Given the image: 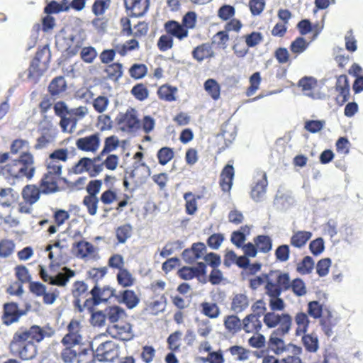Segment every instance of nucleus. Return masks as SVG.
<instances>
[{"instance_id":"16","label":"nucleus","mask_w":363,"mask_h":363,"mask_svg":"<svg viewBox=\"0 0 363 363\" xmlns=\"http://www.w3.org/2000/svg\"><path fill=\"white\" fill-rule=\"evenodd\" d=\"M46 54L48 55V57L50 56V52L48 49L45 48L36 53L35 59H33L31 62L28 69V77L33 79L34 82H37L39 77L42 76L44 72V68L42 67L40 59L43 57V55Z\"/></svg>"},{"instance_id":"11","label":"nucleus","mask_w":363,"mask_h":363,"mask_svg":"<svg viewBox=\"0 0 363 363\" xmlns=\"http://www.w3.org/2000/svg\"><path fill=\"white\" fill-rule=\"evenodd\" d=\"M76 257L84 260L94 259L97 257V249L87 241L76 242L72 245Z\"/></svg>"},{"instance_id":"9","label":"nucleus","mask_w":363,"mask_h":363,"mask_svg":"<svg viewBox=\"0 0 363 363\" xmlns=\"http://www.w3.org/2000/svg\"><path fill=\"white\" fill-rule=\"evenodd\" d=\"M82 326L77 320H72L67 325V333L62 340L63 345L77 346L83 342Z\"/></svg>"},{"instance_id":"15","label":"nucleus","mask_w":363,"mask_h":363,"mask_svg":"<svg viewBox=\"0 0 363 363\" xmlns=\"http://www.w3.org/2000/svg\"><path fill=\"white\" fill-rule=\"evenodd\" d=\"M100 143L99 134L94 133L79 138L76 141V146L82 151L95 152L98 150Z\"/></svg>"},{"instance_id":"27","label":"nucleus","mask_w":363,"mask_h":363,"mask_svg":"<svg viewBox=\"0 0 363 363\" xmlns=\"http://www.w3.org/2000/svg\"><path fill=\"white\" fill-rule=\"evenodd\" d=\"M41 191L35 185H27L22 191V197L26 203L33 205L40 199Z\"/></svg>"},{"instance_id":"1","label":"nucleus","mask_w":363,"mask_h":363,"mask_svg":"<svg viewBox=\"0 0 363 363\" xmlns=\"http://www.w3.org/2000/svg\"><path fill=\"white\" fill-rule=\"evenodd\" d=\"M50 335L51 333L46 332L38 325H33L28 330H19L13 335L9 351L23 361L32 360L38 354L37 346L33 341L40 342L45 337Z\"/></svg>"},{"instance_id":"29","label":"nucleus","mask_w":363,"mask_h":363,"mask_svg":"<svg viewBox=\"0 0 363 363\" xmlns=\"http://www.w3.org/2000/svg\"><path fill=\"white\" fill-rule=\"evenodd\" d=\"M312 233L306 230L294 231L290 239V243L292 246L301 248L305 246L307 242L311 238Z\"/></svg>"},{"instance_id":"64","label":"nucleus","mask_w":363,"mask_h":363,"mask_svg":"<svg viewBox=\"0 0 363 363\" xmlns=\"http://www.w3.org/2000/svg\"><path fill=\"white\" fill-rule=\"evenodd\" d=\"M248 343L254 348L261 349L265 346L266 338L263 335L256 333L249 339Z\"/></svg>"},{"instance_id":"17","label":"nucleus","mask_w":363,"mask_h":363,"mask_svg":"<svg viewBox=\"0 0 363 363\" xmlns=\"http://www.w3.org/2000/svg\"><path fill=\"white\" fill-rule=\"evenodd\" d=\"M66 50L69 56L77 55L83 48L84 38L81 33L69 35L64 38Z\"/></svg>"},{"instance_id":"30","label":"nucleus","mask_w":363,"mask_h":363,"mask_svg":"<svg viewBox=\"0 0 363 363\" xmlns=\"http://www.w3.org/2000/svg\"><path fill=\"white\" fill-rule=\"evenodd\" d=\"M201 313L211 319L218 318L221 311L219 306L216 303L203 301L200 304Z\"/></svg>"},{"instance_id":"40","label":"nucleus","mask_w":363,"mask_h":363,"mask_svg":"<svg viewBox=\"0 0 363 363\" xmlns=\"http://www.w3.org/2000/svg\"><path fill=\"white\" fill-rule=\"evenodd\" d=\"M254 241L257 250L261 252L267 253L272 250V242L269 236L259 235L255 238Z\"/></svg>"},{"instance_id":"24","label":"nucleus","mask_w":363,"mask_h":363,"mask_svg":"<svg viewBox=\"0 0 363 363\" xmlns=\"http://www.w3.org/2000/svg\"><path fill=\"white\" fill-rule=\"evenodd\" d=\"M192 56L194 59L201 62L205 59L213 57L214 52L209 43H203L194 49Z\"/></svg>"},{"instance_id":"13","label":"nucleus","mask_w":363,"mask_h":363,"mask_svg":"<svg viewBox=\"0 0 363 363\" xmlns=\"http://www.w3.org/2000/svg\"><path fill=\"white\" fill-rule=\"evenodd\" d=\"M298 86L301 88L305 96L313 99H318L322 97L317 81L313 77H306L302 78L298 82Z\"/></svg>"},{"instance_id":"22","label":"nucleus","mask_w":363,"mask_h":363,"mask_svg":"<svg viewBox=\"0 0 363 363\" xmlns=\"http://www.w3.org/2000/svg\"><path fill=\"white\" fill-rule=\"evenodd\" d=\"M22 314L23 313L18 311L16 303H6L4 305V313L3 315L4 323L9 325L17 322Z\"/></svg>"},{"instance_id":"58","label":"nucleus","mask_w":363,"mask_h":363,"mask_svg":"<svg viewBox=\"0 0 363 363\" xmlns=\"http://www.w3.org/2000/svg\"><path fill=\"white\" fill-rule=\"evenodd\" d=\"M110 6V0H96L92 6V11L96 16L103 15Z\"/></svg>"},{"instance_id":"54","label":"nucleus","mask_w":363,"mask_h":363,"mask_svg":"<svg viewBox=\"0 0 363 363\" xmlns=\"http://www.w3.org/2000/svg\"><path fill=\"white\" fill-rule=\"evenodd\" d=\"M67 1V0H63L65 3L62 4H60L56 1L50 2L45 8V12L47 13H55L60 11H67L69 9V6L66 5Z\"/></svg>"},{"instance_id":"39","label":"nucleus","mask_w":363,"mask_h":363,"mask_svg":"<svg viewBox=\"0 0 363 363\" xmlns=\"http://www.w3.org/2000/svg\"><path fill=\"white\" fill-rule=\"evenodd\" d=\"M250 233L247 226L241 228V230L234 231L231 235V242L238 247H242L246 240V235Z\"/></svg>"},{"instance_id":"20","label":"nucleus","mask_w":363,"mask_h":363,"mask_svg":"<svg viewBox=\"0 0 363 363\" xmlns=\"http://www.w3.org/2000/svg\"><path fill=\"white\" fill-rule=\"evenodd\" d=\"M150 167L140 161L134 163V169L130 172V177L135 179L136 183L143 184L150 175Z\"/></svg>"},{"instance_id":"32","label":"nucleus","mask_w":363,"mask_h":363,"mask_svg":"<svg viewBox=\"0 0 363 363\" xmlns=\"http://www.w3.org/2000/svg\"><path fill=\"white\" fill-rule=\"evenodd\" d=\"M100 160V156L91 160L88 157L82 158L72 169L71 172L79 174L85 172H89L93 166L94 162Z\"/></svg>"},{"instance_id":"14","label":"nucleus","mask_w":363,"mask_h":363,"mask_svg":"<svg viewBox=\"0 0 363 363\" xmlns=\"http://www.w3.org/2000/svg\"><path fill=\"white\" fill-rule=\"evenodd\" d=\"M128 15L134 17L143 16L148 10L150 0H124Z\"/></svg>"},{"instance_id":"52","label":"nucleus","mask_w":363,"mask_h":363,"mask_svg":"<svg viewBox=\"0 0 363 363\" xmlns=\"http://www.w3.org/2000/svg\"><path fill=\"white\" fill-rule=\"evenodd\" d=\"M118 145V141L114 136L108 137L105 140L104 147L99 155L100 160L101 159V157H104L106 154H108L116 149Z\"/></svg>"},{"instance_id":"49","label":"nucleus","mask_w":363,"mask_h":363,"mask_svg":"<svg viewBox=\"0 0 363 363\" xmlns=\"http://www.w3.org/2000/svg\"><path fill=\"white\" fill-rule=\"evenodd\" d=\"M132 226L129 224L119 227L116 230V237L119 242L124 243L132 235Z\"/></svg>"},{"instance_id":"2","label":"nucleus","mask_w":363,"mask_h":363,"mask_svg":"<svg viewBox=\"0 0 363 363\" xmlns=\"http://www.w3.org/2000/svg\"><path fill=\"white\" fill-rule=\"evenodd\" d=\"M29 143L26 140L16 139L13 141L11 145V153L13 155L20 154L18 159H14L8 164L4 171L13 179L17 180L26 178H33L35 167L34 157L28 152Z\"/></svg>"},{"instance_id":"43","label":"nucleus","mask_w":363,"mask_h":363,"mask_svg":"<svg viewBox=\"0 0 363 363\" xmlns=\"http://www.w3.org/2000/svg\"><path fill=\"white\" fill-rule=\"evenodd\" d=\"M261 81V75L260 73L258 72H255L250 76L249 79L250 85L246 91V95L247 96H251L257 92V91L259 89Z\"/></svg>"},{"instance_id":"33","label":"nucleus","mask_w":363,"mask_h":363,"mask_svg":"<svg viewBox=\"0 0 363 363\" xmlns=\"http://www.w3.org/2000/svg\"><path fill=\"white\" fill-rule=\"evenodd\" d=\"M302 336V343L305 349L310 352H315L319 347V341L315 334H303Z\"/></svg>"},{"instance_id":"8","label":"nucleus","mask_w":363,"mask_h":363,"mask_svg":"<svg viewBox=\"0 0 363 363\" xmlns=\"http://www.w3.org/2000/svg\"><path fill=\"white\" fill-rule=\"evenodd\" d=\"M277 332H273L268 341L269 348L276 354L280 355L292 348V352L295 354H301L302 353V348L293 344L286 345L284 340L281 336H284Z\"/></svg>"},{"instance_id":"6","label":"nucleus","mask_w":363,"mask_h":363,"mask_svg":"<svg viewBox=\"0 0 363 363\" xmlns=\"http://www.w3.org/2000/svg\"><path fill=\"white\" fill-rule=\"evenodd\" d=\"M120 130L123 132L133 133L140 128V121L135 109L129 108L125 112H120L116 118Z\"/></svg>"},{"instance_id":"3","label":"nucleus","mask_w":363,"mask_h":363,"mask_svg":"<svg viewBox=\"0 0 363 363\" xmlns=\"http://www.w3.org/2000/svg\"><path fill=\"white\" fill-rule=\"evenodd\" d=\"M67 149H58L52 152L47 160V172L42 179L40 189L43 194L57 191V179L62 174V163L68 158Z\"/></svg>"},{"instance_id":"4","label":"nucleus","mask_w":363,"mask_h":363,"mask_svg":"<svg viewBox=\"0 0 363 363\" xmlns=\"http://www.w3.org/2000/svg\"><path fill=\"white\" fill-rule=\"evenodd\" d=\"M105 334L101 333L96 336L91 342V347L94 350V357L99 362H113L118 357V345L111 341L103 339Z\"/></svg>"},{"instance_id":"19","label":"nucleus","mask_w":363,"mask_h":363,"mask_svg":"<svg viewBox=\"0 0 363 363\" xmlns=\"http://www.w3.org/2000/svg\"><path fill=\"white\" fill-rule=\"evenodd\" d=\"M250 305L249 298L244 293H234L230 297V311L240 313L245 311Z\"/></svg>"},{"instance_id":"47","label":"nucleus","mask_w":363,"mask_h":363,"mask_svg":"<svg viewBox=\"0 0 363 363\" xmlns=\"http://www.w3.org/2000/svg\"><path fill=\"white\" fill-rule=\"evenodd\" d=\"M79 52L82 60L86 63H92L97 56L96 49L91 46L83 47Z\"/></svg>"},{"instance_id":"25","label":"nucleus","mask_w":363,"mask_h":363,"mask_svg":"<svg viewBox=\"0 0 363 363\" xmlns=\"http://www.w3.org/2000/svg\"><path fill=\"white\" fill-rule=\"evenodd\" d=\"M235 172L232 165L228 164L220 174V185L223 191H229L232 187Z\"/></svg>"},{"instance_id":"50","label":"nucleus","mask_w":363,"mask_h":363,"mask_svg":"<svg viewBox=\"0 0 363 363\" xmlns=\"http://www.w3.org/2000/svg\"><path fill=\"white\" fill-rule=\"evenodd\" d=\"M174 157L172 149L164 147L161 148L157 152L159 163L162 165L167 164Z\"/></svg>"},{"instance_id":"57","label":"nucleus","mask_w":363,"mask_h":363,"mask_svg":"<svg viewBox=\"0 0 363 363\" xmlns=\"http://www.w3.org/2000/svg\"><path fill=\"white\" fill-rule=\"evenodd\" d=\"M14 243L9 240H4L0 242V257H7L10 256L14 250Z\"/></svg>"},{"instance_id":"41","label":"nucleus","mask_w":363,"mask_h":363,"mask_svg":"<svg viewBox=\"0 0 363 363\" xmlns=\"http://www.w3.org/2000/svg\"><path fill=\"white\" fill-rule=\"evenodd\" d=\"M117 280L118 284L123 287L130 286L135 282V278L126 269H121L117 274Z\"/></svg>"},{"instance_id":"5","label":"nucleus","mask_w":363,"mask_h":363,"mask_svg":"<svg viewBox=\"0 0 363 363\" xmlns=\"http://www.w3.org/2000/svg\"><path fill=\"white\" fill-rule=\"evenodd\" d=\"M264 323L269 328L278 326L274 332L282 335H286L291 330L292 318L288 313H276L275 312H267L264 316Z\"/></svg>"},{"instance_id":"61","label":"nucleus","mask_w":363,"mask_h":363,"mask_svg":"<svg viewBox=\"0 0 363 363\" xmlns=\"http://www.w3.org/2000/svg\"><path fill=\"white\" fill-rule=\"evenodd\" d=\"M322 306L318 301H311L308 304V314L313 318H319L322 315Z\"/></svg>"},{"instance_id":"48","label":"nucleus","mask_w":363,"mask_h":363,"mask_svg":"<svg viewBox=\"0 0 363 363\" xmlns=\"http://www.w3.org/2000/svg\"><path fill=\"white\" fill-rule=\"evenodd\" d=\"M109 103V99L106 96H99L94 99L92 104L97 113H102L107 110Z\"/></svg>"},{"instance_id":"62","label":"nucleus","mask_w":363,"mask_h":363,"mask_svg":"<svg viewBox=\"0 0 363 363\" xmlns=\"http://www.w3.org/2000/svg\"><path fill=\"white\" fill-rule=\"evenodd\" d=\"M331 265V260L329 258L320 259L316 265V272L320 277H325L329 272Z\"/></svg>"},{"instance_id":"7","label":"nucleus","mask_w":363,"mask_h":363,"mask_svg":"<svg viewBox=\"0 0 363 363\" xmlns=\"http://www.w3.org/2000/svg\"><path fill=\"white\" fill-rule=\"evenodd\" d=\"M39 274L42 279L52 285L65 286L69 279L74 277L75 272L67 267L62 268L61 272L57 274H48L43 266H39Z\"/></svg>"},{"instance_id":"10","label":"nucleus","mask_w":363,"mask_h":363,"mask_svg":"<svg viewBox=\"0 0 363 363\" xmlns=\"http://www.w3.org/2000/svg\"><path fill=\"white\" fill-rule=\"evenodd\" d=\"M106 332L113 338L123 341H129L134 337L132 326L126 322H120L109 325Z\"/></svg>"},{"instance_id":"53","label":"nucleus","mask_w":363,"mask_h":363,"mask_svg":"<svg viewBox=\"0 0 363 363\" xmlns=\"http://www.w3.org/2000/svg\"><path fill=\"white\" fill-rule=\"evenodd\" d=\"M277 284L281 290H286L290 288V277L287 273L275 272Z\"/></svg>"},{"instance_id":"28","label":"nucleus","mask_w":363,"mask_h":363,"mask_svg":"<svg viewBox=\"0 0 363 363\" xmlns=\"http://www.w3.org/2000/svg\"><path fill=\"white\" fill-rule=\"evenodd\" d=\"M294 321L296 325V336H301L308 331L310 320L306 313L298 312L294 316Z\"/></svg>"},{"instance_id":"46","label":"nucleus","mask_w":363,"mask_h":363,"mask_svg":"<svg viewBox=\"0 0 363 363\" xmlns=\"http://www.w3.org/2000/svg\"><path fill=\"white\" fill-rule=\"evenodd\" d=\"M314 267V261L309 257H305L303 260L298 264L297 271L301 274H310Z\"/></svg>"},{"instance_id":"31","label":"nucleus","mask_w":363,"mask_h":363,"mask_svg":"<svg viewBox=\"0 0 363 363\" xmlns=\"http://www.w3.org/2000/svg\"><path fill=\"white\" fill-rule=\"evenodd\" d=\"M118 301L124 303L128 308H135L139 303V298L132 290H125L118 296Z\"/></svg>"},{"instance_id":"21","label":"nucleus","mask_w":363,"mask_h":363,"mask_svg":"<svg viewBox=\"0 0 363 363\" xmlns=\"http://www.w3.org/2000/svg\"><path fill=\"white\" fill-rule=\"evenodd\" d=\"M164 28L167 33L180 40L186 38L189 34V31L183 26V25L175 21L166 22L164 24Z\"/></svg>"},{"instance_id":"36","label":"nucleus","mask_w":363,"mask_h":363,"mask_svg":"<svg viewBox=\"0 0 363 363\" xmlns=\"http://www.w3.org/2000/svg\"><path fill=\"white\" fill-rule=\"evenodd\" d=\"M106 314L112 325L119 323L118 321L125 316V311L119 306L110 307L106 310Z\"/></svg>"},{"instance_id":"51","label":"nucleus","mask_w":363,"mask_h":363,"mask_svg":"<svg viewBox=\"0 0 363 363\" xmlns=\"http://www.w3.org/2000/svg\"><path fill=\"white\" fill-rule=\"evenodd\" d=\"M98 197L86 196L83 200L84 205L86 207L89 213L91 216H94L96 214L98 209Z\"/></svg>"},{"instance_id":"45","label":"nucleus","mask_w":363,"mask_h":363,"mask_svg":"<svg viewBox=\"0 0 363 363\" xmlns=\"http://www.w3.org/2000/svg\"><path fill=\"white\" fill-rule=\"evenodd\" d=\"M309 43L303 38L298 37L294 40L290 46L291 51L296 55L303 52L308 47Z\"/></svg>"},{"instance_id":"34","label":"nucleus","mask_w":363,"mask_h":363,"mask_svg":"<svg viewBox=\"0 0 363 363\" xmlns=\"http://www.w3.org/2000/svg\"><path fill=\"white\" fill-rule=\"evenodd\" d=\"M224 325L229 333L235 334L242 329V323L237 315H230L225 318Z\"/></svg>"},{"instance_id":"60","label":"nucleus","mask_w":363,"mask_h":363,"mask_svg":"<svg viewBox=\"0 0 363 363\" xmlns=\"http://www.w3.org/2000/svg\"><path fill=\"white\" fill-rule=\"evenodd\" d=\"M290 287L297 296H303L307 292L306 285L301 279H296L293 280Z\"/></svg>"},{"instance_id":"23","label":"nucleus","mask_w":363,"mask_h":363,"mask_svg":"<svg viewBox=\"0 0 363 363\" xmlns=\"http://www.w3.org/2000/svg\"><path fill=\"white\" fill-rule=\"evenodd\" d=\"M336 90L339 93L337 100H340L342 103L347 101L350 96V84L346 75H340L337 79Z\"/></svg>"},{"instance_id":"18","label":"nucleus","mask_w":363,"mask_h":363,"mask_svg":"<svg viewBox=\"0 0 363 363\" xmlns=\"http://www.w3.org/2000/svg\"><path fill=\"white\" fill-rule=\"evenodd\" d=\"M19 194L11 187L0 189V206L4 208H13L18 202Z\"/></svg>"},{"instance_id":"42","label":"nucleus","mask_w":363,"mask_h":363,"mask_svg":"<svg viewBox=\"0 0 363 363\" xmlns=\"http://www.w3.org/2000/svg\"><path fill=\"white\" fill-rule=\"evenodd\" d=\"M48 89L52 95H57L64 91L66 89V82L64 77H58L52 79Z\"/></svg>"},{"instance_id":"56","label":"nucleus","mask_w":363,"mask_h":363,"mask_svg":"<svg viewBox=\"0 0 363 363\" xmlns=\"http://www.w3.org/2000/svg\"><path fill=\"white\" fill-rule=\"evenodd\" d=\"M65 348L62 351L61 357L65 363H72L77 354V352L73 348L75 346L64 345Z\"/></svg>"},{"instance_id":"26","label":"nucleus","mask_w":363,"mask_h":363,"mask_svg":"<svg viewBox=\"0 0 363 363\" xmlns=\"http://www.w3.org/2000/svg\"><path fill=\"white\" fill-rule=\"evenodd\" d=\"M262 328V323L255 314H250L242 320V329L247 333H258Z\"/></svg>"},{"instance_id":"55","label":"nucleus","mask_w":363,"mask_h":363,"mask_svg":"<svg viewBox=\"0 0 363 363\" xmlns=\"http://www.w3.org/2000/svg\"><path fill=\"white\" fill-rule=\"evenodd\" d=\"M196 21V13L194 11H189L183 16L182 25L188 30L195 28Z\"/></svg>"},{"instance_id":"35","label":"nucleus","mask_w":363,"mask_h":363,"mask_svg":"<svg viewBox=\"0 0 363 363\" xmlns=\"http://www.w3.org/2000/svg\"><path fill=\"white\" fill-rule=\"evenodd\" d=\"M228 351L235 361L244 362L247 360L250 357V351L240 345L232 346L228 348Z\"/></svg>"},{"instance_id":"38","label":"nucleus","mask_w":363,"mask_h":363,"mask_svg":"<svg viewBox=\"0 0 363 363\" xmlns=\"http://www.w3.org/2000/svg\"><path fill=\"white\" fill-rule=\"evenodd\" d=\"M72 294L76 298V303L79 306L81 298H86L89 294L87 286L83 281H76L73 286Z\"/></svg>"},{"instance_id":"12","label":"nucleus","mask_w":363,"mask_h":363,"mask_svg":"<svg viewBox=\"0 0 363 363\" xmlns=\"http://www.w3.org/2000/svg\"><path fill=\"white\" fill-rule=\"evenodd\" d=\"M267 174L264 172H259L255 177V185L252 188L251 197L256 201L264 200L267 187Z\"/></svg>"},{"instance_id":"59","label":"nucleus","mask_w":363,"mask_h":363,"mask_svg":"<svg viewBox=\"0 0 363 363\" xmlns=\"http://www.w3.org/2000/svg\"><path fill=\"white\" fill-rule=\"evenodd\" d=\"M176 91V88H172L169 86L164 85L159 89L158 94L161 99L168 101H172L175 100L174 94Z\"/></svg>"},{"instance_id":"63","label":"nucleus","mask_w":363,"mask_h":363,"mask_svg":"<svg viewBox=\"0 0 363 363\" xmlns=\"http://www.w3.org/2000/svg\"><path fill=\"white\" fill-rule=\"evenodd\" d=\"M130 74L135 79L143 78L147 73V67L143 64H134L129 70Z\"/></svg>"},{"instance_id":"37","label":"nucleus","mask_w":363,"mask_h":363,"mask_svg":"<svg viewBox=\"0 0 363 363\" xmlns=\"http://www.w3.org/2000/svg\"><path fill=\"white\" fill-rule=\"evenodd\" d=\"M205 91L214 100H218L220 95V86L219 84L213 79H208L204 82Z\"/></svg>"},{"instance_id":"44","label":"nucleus","mask_w":363,"mask_h":363,"mask_svg":"<svg viewBox=\"0 0 363 363\" xmlns=\"http://www.w3.org/2000/svg\"><path fill=\"white\" fill-rule=\"evenodd\" d=\"M200 197L196 196L191 192H186L184 195V199L186 201V211L189 215H193L197 211V202L196 199Z\"/></svg>"}]
</instances>
